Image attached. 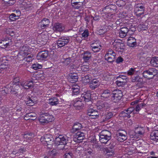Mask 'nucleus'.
<instances>
[{"label": "nucleus", "instance_id": "1", "mask_svg": "<svg viewBox=\"0 0 158 158\" xmlns=\"http://www.w3.org/2000/svg\"><path fill=\"white\" fill-rule=\"evenodd\" d=\"M117 10V6L115 5L110 4L107 6L103 9V14L102 15V19L105 23V26L109 27V29L113 28L121 23L122 20L116 19L114 13Z\"/></svg>", "mask_w": 158, "mask_h": 158}, {"label": "nucleus", "instance_id": "2", "mask_svg": "<svg viewBox=\"0 0 158 158\" xmlns=\"http://www.w3.org/2000/svg\"><path fill=\"white\" fill-rule=\"evenodd\" d=\"M19 51L18 53L17 52L18 60L19 61L24 60L27 62L29 63L33 59V56L32 55H28L30 52L29 48L26 46H20L19 48Z\"/></svg>", "mask_w": 158, "mask_h": 158}, {"label": "nucleus", "instance_id": "3", "mask_svg": "<svg viewBox=\"0 0 158 158\" xmlns=\"http://www.w3.org/2000/svg\"><path fill=\"white\" fill-rule=\"evenodd\" d=\"M35 78V77H33L31 78V80L29 81H24L21 82V83H20V85L26 89L32 88L34 86L33 83L37 82L35 81V80H37L39 79H43L44 78V77L43 75V72H42V73L40 75L37 74Z\"/></svg>", "mask_w": 158, "mask_h": 158}, {"label": "nucleus", "instance_id": "4", "mask_svg": "<svg viewBox=\"0 0 158 158\" xmlns=\"http://www.w3.org/2000/svg\"><path fill=\"white\" fill-rule=\"evenodd\" d=\"M19 85L9 84L6 85L5 87V91H7L8 93L10 92L12 94H15L16 96L20 94L21 88Z\"/></svg>", "mask_w": 158, "mask_h": 158}, {"label": "nucleus", "instance_id": "5", "mask_svg": "<svg viewBox=\"0 0 158 158\" xmlns=\"http://www.w3.org/2000/svg\"><path fill=\"white\" fill-rule=\"evenodd\" d=\"M112 45L113 48L118 53L121 54L123 51L124 48V44L123 43V41L118 39H116L112 42Z\"/></svg>", "mask_w": 158, "mask_h": 158}, {"label": "nucleus", "instance_id": "6", "mask_svg": "<svg viewBox=\"0 0 158 158\" xmlns=\"http://www.w3.org/2000/svg\"><path fill=\"white\" fill-rule=\"evenodd\" d=\"M53 138L50 134H47L41 137L40 140L44 146H47L48 148L52 147L53 144Z\"/></svg>", "mask_w": 158, "mask_h": 158}, {"label": "nucleus", "instance_id": "7", "mask_svg": "<svg viewBox=\"0 0 158 158\" xmlns=\"http://www.w3.org/2000/svg\"><path fill=\"white\" fill-rule=\"evenodd\" d=\"M158 73V71L155 68L149 69L143 72L142 73L144 78L148 80L152 79Z\"/></svg>", "mask_w": 158, "mask_h": 158}, {"label": "nucleus", "instance_id": "8", "mask_svg": "<svg viewBox=\"0 0 158 158\" xmlns=\"http://www.w3.org/2000/svg\"><path fill=\"white\" fill-rule=\"evenodd\" d=\"M145 7L142 3L135 5L134 7V12L137 17H141L144 16Z\"/></svg>", "mask_w": 158, "mask_h": 158}, {"label": "nucleus", "instance_id": "9", "mask_svg": "<svg viewBox=\"0 0 158 158\" xmlns=\"http://www.w3.org/2000/svg\"><path fill=\"white\" fill-rule=\"evenodd\" d=\"M122 96V91L116 89L112 91L111 99L114 102L117 103L121 99Z\"/></svg>", "mask_w": 158, "mask_h": 158}, {"label": "nucleus", "instance_id": "10", "mask_svg": "<svg viewBox=\"0 0 158 158\" xmlns=\"http://www.w3.org/2000/svg\"><path fill=\"white\" fill-rule=\"evenodd\" d=\"M18 5L21 8H24L26 10H29L33 8V4L29 0H19Z\"/></svg>", "mask_w": 158, "mask_h": 158}, {"label": "nucleus", "instance_id": "11", "mask_svg": "<svg viewBox=\"0 0 158 158\" xmlns=\"http://www.w3.org/2000/svg\"><path fill=\"white\" fill-rule=\"evenodd\" d=\"M8 56H4L0 59V73L7 69L8 65Z\"/></svg>", "mask_w": 158, "mask_h": 158}, {"label": "nucleus", "instance_id": "12", "mask_svg": "<svg viewBox=\"0 0 158 158\" xmlns=\"http://www.w3.org/2000/svg\"><path fill=\"white\" fill-rule=\"evenodd\" d=\"M132 82H136V85L138 88H141L143 87L144 84L146 82V80L141 77L139 76L133 77L131 78Z\"/></svg>", "mask_w": 158, "mask_h": 158}, {"label": "nucleus", "instance_id": "13", "mask_svg": "<svg viewBox=\"0 0 158 158\" xmlns=\"http://www.w3.org/2000/svg\"><path fill=\"white\" fill-rule=\"evenodd\" d=\"M69 41V38L68 37H61L56 41L55 47L58 48H61L68 44Z\"/></svg>", "mask_w": 158, "mask_h": 158}, {"label": "nucleus", "instance_id": "14", "mask_svg": "<svg viewBox=\"0 0 158 158\" xmlns=\"http://www.w3.org/2000/svg\"><path fill=\"white\" fill-rule=\"evenodd\" d=\"M91 94L90 91H88L83 93L80 98L81 100L84 101L85 102H89L90 104L92 103L91 100Z\"/></svg>", "mask_w": 158, "mask_h": 158}, {"label": "nucleus", "instance_id": "15", "mask_svg": "<svg viewBox=\"0 0 158 158\" xmlns=\"http://www.w3.org/2000/svg\"><path fill=\"white\" fill-rule=\"evenodd\" d=\"M12 45L11 39L6 38L0 40V47L2 48H5Z\"/></svg>", "mask_w": 158, "mask_h": 158}, {"label": "nucleus", "instance_id": "16", "mask_svg": "<svg viewBox=\"0 0 158 158\" xmlns=\"http://www.w3.org/2000/svg\"><path fill=\"white\" fill-rule=\"evenodd\" d=\"M119 17L121 19H125V20L128 22H130L131 20L134 18L133 16H132V14L131 13H128L126 11L120 12L119 14Z\"/></svg>", "mask_w": 158, "mask_h": 158}, {"label": "nucleus", "instance_id": "17", "mask_svg": "<svg viewBox=\"0 0 158 158\" xmlns=\"http://www.w3.org/2000/svg\"><path fill=\"white\" fill-rule=\"evenodd\" d=\"M90 46L92 50L94 52H99L102 47L101 42L99 40H96L94 42H93Z\"/></svg>", "mask_w": 158, "mask_h": 158}, {"label": "nucleus", "instance_id": "18", "mask_svg": "<svg viewBox=\"0 0 158 158\" xmlns=\"http://www.w3.org/2000/svg\"><path fill=\"white\" fill-rule=\"evenodd\" d=\"M144 132L145 129L143 127L138 126L135 127L134 130L135 135L137 138L142 137Z\"/></svg>", "mask_w": 158, "mask_h": 158}, {"label": "nucleus", "instance_id": "19", "mask_svg": "<svg viewBox=\"0 0 158 158\" xmlns=\"http://www.w3.org/2000/svg\"><path fill=\"white\" fill-rule=\"evenodd\" d=\"M126 132L124 131H118L116 133L117 139L119 142H123L127 139Z\"/></svg>", "mask_w": 158, "mask_h": 158}, {"label": "nucleus", "instance_id": "20", "mask_svg": "<svg viewBox=\"0 0 158 158\" xmlns=\"http://www.w3.org/2000/svg\"><path fill=\"white\" fill-rule=\"evenodd\" d=\"M134 109L133 107H129L127 109L125 110L122 111L120 114L119 115L120 117L129 118L131 116L130 115V114L133 112V111L134 110Z\"/></svg>", "mask_w": 158, "mask_h": 158}, {"label": "nucleus", "instance_id": "21", "mask_svg": "<svg viewBox=\"0 0 158 158\" xmlns=\"http://www.w3.org/2000/svg\"><path fill=\"white\" fill-rule=\"evenodd\" d=\"M87 115L92 119L98 118L99 117V113L96 110L92 108H89L87 111Z\"/></svg>", "mask_w": 158, "mask_h": 158}, {"label": "nucleus", "instance_id": "22", "mask_svg": "<svg viewBox=\"0 0 158 158\" xmlns=\"http://www.w3.org/2000/svg\"><path fill=\"white\" fill-rule=\"evenodd\" d=\"M85 0H71V3L73 7L79 9L83 5Z\"/></svg>", "mask_w": 158, "mask_h": 158}, {"label": "nucleus", "instance_id": "23", "mask_svg": "<svg viewBox=\"0 0 158 158\" xmlns=\"http://www.w3.org/2000/svg\"><path fill=\"white\" fill-rule=\"evenodd\" d=\"M60 97V95L56 94L55 96L48 99V104L51 106H56L59 103V99L58 98Z\"/></svg>", "mask_w": 158, "mask_h": 158}, {"label": "nucleus", "instance_id": "24", "mask_svg": "<svg viewBox=\"0 0 158 158\" xmlns=\"http://www.w3.org/2000/svg\"><path fill=\"white\" fill-rule=\"evenodd\" d=\"M48 51H42L38 53L37 59L38 60H44L48 57Z\"/></svg>", "mask_w": 158, "mask_h": 158}, {"label": "nucleus", "instance_id": "25", "mask_svg": "<svg viewBox=\"0 0 158 158\" xmlns=\"http://www.w3.org/2000/svg\"><path fill=\"white\" fill-rule=\"evenodd\" d=\"M108 104L102 101H99L97 105V109L101 111H105L107 109Z\"/></svg>", "mask_w": 158, "mask_h": 158}, {"label": "nucleus", "instance_id": "26", "mask_svg": "<svg viewBox=\"0 0 158 158\" xmlns=\"http://www.w3.org/2000/svg\"><path fill=\"white\" fill-rule=\"evenodd\" d=\"M128 32L129 30L124 24V26L120 28L119 31V36L121 38H123L127 35Z\"/></svg>", "mask_w": 158, "mask_h": 158}, {"label": "nucleus", "instance_id": "27", "mask_svg": "<svg viewBox=\"0 0 158 158\" xmlns=\"http://www.w3.org/2000/svg\"><path fill=\"white\" fill-rule=\"evenodd\" d=\"M77 74L76 73H70L69 74L68 79L69 81L71 83L76 82L78 79Z\"/></svg>", "mask_w": 158, "mask_h": 158}, {"label": "nucleus", "instance_id": "28", "mask_svg": "<svg viewBox=\"0 0 158 158\" xmlns=\"http://www.w3.org/2000/svg\"><path fill=\"white\" fill-rule=\"evenodd\" d=\"M67 139L66 136L63 135H60L56 139V143H66Z\"/></svg>", "mask_w": 158, "mask_h": 158}, {"label": "nucleus", "instance_id": "29", "mask_svg": "<svg viewBox=\"0 0 158 158\" xmlns=\"http://www.w3.org/2000/svg\"><path fill=\"white\" fill-rule=\"evenodd\" d=\"M126 27L127 28V30H129L128 33L129 34H132L135 31V28L133 27L132 24L130 23V22H125L124 23Z\"/></svg>", "mask_w": 158, "mask_h": 158}, {"label": "nucleus", "instance_id": "30", "mask_svg": "<svg viewBox=\"0 0 158 158\" xmlns=\"http://www.w3.org/2000/svg\"><path fill=\"white\" fill-rule=\"evenodd\" d=\"M127 45L130 47H134L136 45V40L134 37H130L127 40Z\"/></svg>", "mask_w": 158, "mask_h": 158}, {"label": "nucleus", "instance_id": "31", "mask_svg": "<svg viewBox=\"0 0 158 158\" xmlns=\"http://www.w3.org/2000/svg\"><path fill=\"white\" fill-rule=\"evenodd\" d=\"M82 55L84 61L85 63L88 62L92 56L91 52L88 51L84 52Z\"/></svg>", "mask_w": 158, "mask_h": 158}, {"label": "nucleus", "instance_id": "32", "mask_svg": "<svg viewBox=\"0 0 158 158\" xmlns=\"http://www.w3.org/2000/svg\"><path fill=\"white\" fill-rule=\"evenodd\" d=\"M36 114L34 112L27 113L24 116V119L26 120L29 119L34 120L36 119Z\"/></svg>", "mask_w": 158, "mask_h": 158}, {"label": "nucleus", "instance_id": "33", "mask_svg": "<svg viewBox=\"0 0 158 158\" xmlns=\"http://www.w3.org/2000/svg\"><path fill=\"white\" fill-rule=\"evenodd\" d=\"M81 101L80 99V98L74 100L73 103V105L74 107L76 108L77 109H79L83 106V104Z\"/></svg>", "mask_w": 158, "mask_h": 158}, {"label": "nucleus", "instance_id": "34", "mask_svg": "<svg viewBox=\"0 0 158 158\" xmlns=\"http://www.w3.org/2000/svg\"><path fill=\"white\" fill-rule=\"evenodd\" d=\"M92 77L91 75L88 74L82 77L81 81L82 83L84 85H86L88 83H89Z\"/></svg>", "mask_w": 158, "mask_h": 158}, {"label": "nucleus", "instance_id": "35", "mask_svg": "<svg viewBox=\"0 0 158 158\" xmlns=\"http://www.w3.org/2000/svg\"><path fill=\"white\" fill-rule=\"evenodd\" d=\"M112 92V90L109 89H104L101 94V97L104 98L109 97L111 95Z\"/></svg>", "mask_w": 158, "mask_h": 158}, {"label": "nucleus", "instance_id": "36", "mask_svg": "<svg viewBox=\"0 0 158 158\" xmlns=\"http://www.w3.org/2000/svg\"><path fill=\"white\" fill-rule=\"evenodd\" d=\"M64 29V27L62 26V24L59 23H56L54 24L53 27V29L54 31H61Z\"/></svg>", "mask_w": 158, "mask_h": 158}, {"label": "nucleus", "instance_id": "37", "mask_svg": "<svg viewBox=\"0 0 158 158\" xmlns=\"http://www.w3.org/2000/svg\"><path fill=\"white\" fill-rule=\"evenodd\" d=\"M82 128L81 124L79 123H75L71 129L72 132H75L80 130Z\"/></svg>", "mask_w": 158, "mask_h": 158}, {"label": "nucleus", "instance_id": "38", "mask_svg": "<svg viewBox=\"0 0 158 158\" xmlns=\"http://www.w3.org/2000/svg\"><path fill=\"white\" fill-rule=\"evenodd\" d=\"M150 139H151L156 141L158 140V130L153 131L151 133Z\"/></svg>", "mask_w": 158, "mask_h": 158}, {"label": "nucleus", "instance_id": "39", "mask_svg": "<svg viewBox=\"0 0 158 158\" xmlns=\"http://www.w3.org/2000/svg\"><path fill=\"white\" fill-rule=\"evenodd\" d=\"M98 81L97 79H91L89 83L90 87L92 89H94L98 86Z\"/></svg>", "mask_w": 158, "mask_h": 158}, {"label": "nucleus", "instance_id": "40", "mask_svg": "<svg viewBox=\"0 0 158 158\" xmlns=\"http://www.w3.org/2000/svg\"><path fill=\"white\" fill-rule=\"evenodd\" d=\"M63 58L64 60V63L66 65H68L70 64L72 62L71 58L69 57V56L67 54H64L63 56Z\"/></svg>", "mask_w": 158, "mask_h": 158}, {"label": "nucleus", "instance_id": "41", "mask_svg": "<svg viewBox=\"0 0 158 158\" xmlns=\"http://www.w3.org/2000/svg\"><path fill=\"white\" fill-rule=\"evenodd\" d=\"M49 21L48 19L44 18L41 21L40 23V27L42 28H44L47 27L49 24Z\"/></svg>", "mask_w": 158, "mask_h": 158}, {"label": "nucleus", "instance_id": "42", "mask_svg": "<svg viewBox=\"0 0 158 158\" xmlns=\"http://www.w3.org/2000/svg\"><path fill=\"white\" fill-rule=\"evenodd\" d=\"M75 137L77 140H80L84 139L85 137L84 133L81 131H78L75 135Z\"/></svg>", "mask_w": 158, "mask_h": 158}, {"label": "nucleus", "instance_id": "43", "mask_svg": "<svg viewBox=\"0 0 158 158\" xmlns=\"http://www.w3.org/2000/svg\"><path fill=\"white\" fill-rule=\"evenodd\" d=\"M150 64L152 66L158 68V57L156 56L152 57Z\"/></svg>", "mask_w": 158, "mask_h": 158}, {"label": "nucleus", "instance_id": "44", "mask_svg": "<svg viewBox=\"0 0 158 158\" xmlns=\"http://www.w3.org/2000/svg\"><path fill=\"white\" fill-rule=\"evenodd\" d=\"M39 120L42 123H48L47 116L45 114V113L40 116L39 118Z\"/></svg>", "mask_w": 158, "mask_h": 158}, {"label": "nucleus", "instance_id": "45", "mask_svg": "<svg viewBox=\"0 0 158 158\" xmlns=\"http://www.w3.org/2000/svg\"><path fill=\"white\" fill-rule=\"evenodd\" d=\"M72 95H77L80 93V87L78 85H74L72 88Z\"/></svg>", "mask_w": 158, "mask_h": 158}, {"label": "nucleus", "instance_id": "46", "mask_svg": "<svg viewBox=\"0 0 158 158\" xmlns=\"http://www.w3.org/2000/svg\"><path fill=\"white\" fill-rule=\"evenodd\" d=\"M145 105L146 104L144 103L139 104L136 106L135 108L133 107L135 109L133 111V112L134 113L135 111L136 112H139L141 108H143Z\"/></svg>", "mask_w": 158, "mask_h": 158}, {"label": "nucleus", "instance_id": "47", "mask_svg": "<svg viewBox=\"0 0 158 158\" xmlns=\"http://www.w3.org/2000/svg\"><path fill=\"white\" fill-rule=\"evenodd\" d=\"M111 138L107 137L104 136L100 135L99 140L100 142L102 143L106 144L108 141L111 139Z\"/></svg>", "mask_w": 158, "mask_h": 158}, {"label": "nucleus", "instance_id": "48", "mask_svg": "<svg viewBox=\"0 0 158 158\" xmlns=\"http://www.w3.org/2000/svg\"><path fill=\"white\" fill-rule=\"evenodd\" d=\"M113 115V114L111 112L106 113L105 115L103 116V122L108 121L109 119L111 118Z\"/></svg>", "mask_w": 158, "mask_h": 158}, {"label": "nucleus", "instance_id": "49", "mask_svg": "<svg viewBox=\"0 0 158 158\" xmlns=\"http://www.w3.org/2000/svg\"><path fill=\"white\" fill-rule=\"evenodd\" d=\"M100 135L111 138V133L109 131L103 130L100 133Z\"/></svg>", "mask_w": 158, "mask_h": 158}, {"label": "nucleus", "instance_id": "50", "mask_svg": "<svg viewBox=\"0 0 158 158\" xmlns=\"http://www.w3.org/2000/svg\"><path fill=\"white\" fill-rule=\"evenodd\" d=\"M33 136V134L32 133L25 134L23 135V137L26 139V140L28 141H31Z\"/></svg>", "mask_w": 158, "mask_h": 158}, {"label": "nucleus", "instance_id": "51", "mask_svg": "<svg viewBox=\"0 0 158 158\" xmlns=\"http://www.w3.org/2000/svg\"><path fill=\"white\" fill-rule=\"evenodd\" d=\"M127 2V0H117L116 2L118 6L121 7L124 6Z\"/></svg>", "mask_w": 158, "mask_h": 158}, {"label": "nucleus", "instance_id": "52", "mask_svg": "<svg viewBox=\"0 0 158 158\" xmlns=\"http://www.w3.org/2000/svg\"><path fill=\"white\" fill-rule=\"evenodd\" d=\"M86 63H83L81 68L82 71L85 72H88L89 70V67L88 65L89 64L88 63L86 64Z\"/></svg>", "mask_w": 158, "mask_h": 158}, {"label": "nucleus", "instance_id": "53", "mask_svg": "<svg viewBox=\"0 0 158 158\" xmlns=\"http://www.w3.org/2000/svg\"><path fill=\"white\" fill-rule=\"evenodd\" d=\"M105 24H104V28L100 29L98 31V34L100 35H102L105 33L107 31L109 30V27H107L105 26Z\"/></svg>", "mask_w": 158, "mask_h": 158}, {"label": "nucleus", "instance_id": "54", "mask_svg": "<svg viewBox=\"0 0 158 158\" xmlns=\"http://www.w3.org/2000/svg\"><path fill=\"white\" fill-rule=\"evenodd\" d=\"M26 149L25 147H23L20 148L18 150V152H16L15 151L13 152L12 153L16 155V156H18L20 155V153H23L26 151Z\"/></svg>", "mask_w": 158, "mask_h": 158}, {"label": "nucleus", "instance_id": "55", "mask_svg": "<svg viewBox=\"0 0 158 158\" xmlns=\"http://www.w3.org/2000/svg\"><path fill=\"white\" fill-rule=\"evenodd\" d=\"M105 56H113V57H115L116 54L113 50L112 49H109L107 52H106Z\"/></svg>", "mask_w": 158, "mask_h": 158}, {"label": "nucleus", "instance_id": "56", "mask_svg": "<svg viewBox=\"0 0 158 158\" xmlns=\"http://www.w3.org/2000/svg\"><path fill=\"white\" fill-rule=\"evenodd\" d=\"M4 3L6 5L11 6L15 2V0H2Z\"/></svg>", "mask_w": 158, "mask_h": 158}, {"label": "nucleus", "instance_id": "57", "mask_svg": "<svg viewBox=\"0 0 158 158\" xmlns=\"http://www.w3.org/2000/svg\"><path fill=\"white\" fill-rule=\"evenodd\" d=\"M104 58L105 60H106L108 63H111L114 61L115 57H113V56H105Z\"/></svg>", "mask_w": 158, "mask_h": 158}, {"label": "nucleus", "instance_id": "58", "mask_svg": "<svg viewBox=\"0 0 158 158\" xmlns=\"http://www.w3.org/2000/svg\"><path fill=\"white\" fill-rule=\"evenodd\" d=\"M45 114L47 116L48 123L49 122H52L54 120V118L52 115H50L48 113H45Z\"/></svg>", "mask_w": 158, "mask_h": 158}, {"label": "nucleus", "instance_id": "59", "mask_svg": "<svg viewBox=\"0 0 158 158\" xmlns=\"http://www.w3.org/2000/svg\"><path fill=\"white\" fill-rule=\"evenodd\" d=\"M42 66L41 65L36 63L33 64L32 65L31 68L34 70H37L38 69L42 68Z\"/></svg>", "mask_w": 158, "mask_h": 158}, {"label": "nucleus", "instance_id": "60", "mask_svg": "<svg viewBox=\"0 0 158 158\" xmlns=\"http://www.w3.org/2000/svg\"><path fill=\"white\" fill-rule=\"evenodd\" d=\"M56 153L57 152H56V150L53 149H52L51 151H49L48 154V156L49 157L53 158L55 156Z\"/></svg>", "mask_w": 158, "mask_h": 158}, {"label": "nucleus", "instance_id": "61", "mask_svg": "<svg viewBox=\"0 0 158 158\" xmlns=\"http://www.w3.org/2000/svg\"><path fill=\"white\" fill-rule=\"evenodd\" d=\"M21 82H19V77H17L15 78L13 80V81L11 82L9 84H14L20 85V83Z\"/></svg>", "mask_w": 158, "mask_h": 158}, {"label": "nucleus", "instance_id": "62", "mask_svg": "<svg viewBox=\"0 0 158 158\" xmlns=\"http://www.w3.org/2000/svg\"><path fill=\"white\" fill-rule=\"evenodd\" d=\"M6 34L10 35L11 37H13L15 35V32L14 31L13 29L9 28L6 29Z\"/></svg>", "mask_w": 158, "mask_h": 158}, {"label": "nucleus", "instance_id": "63", "mask_svg": "<svg viewBox=\"0 0 158 158\" xmlns=\"http://www.w3.org/2000/svg\"><path fill=\"white\" fill-rule=\"evenodd\" d=\"M57 144L56 148L58 150H62L64 149L65 143H56Z\"/></svg>", "mask_w": 158, "mask_h": 158}, {"label": "nucleus", "instance_id": "64", "mask_svg": "<svg viewBox=\"0 0 158 158\" xmlns=\"http://www.w3.org/2000/svg\"><path fill=\"white\" fill-rule=\"evenodd\" d=\"M26 103L28 106H33L34 104V101L29 97L27 98Z\"/></svg>", "mask_w": 158, "mask_h": 158}]
</instances>
